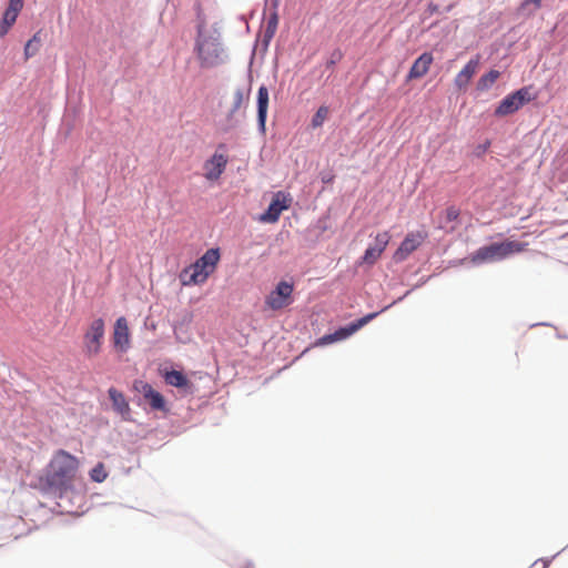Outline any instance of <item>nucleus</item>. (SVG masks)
Segmentation results:
<instances>
[{
  "label": "nucleus",
  "instance_id": "5",
  "mask_svg": "<svg viewBox=\"0 0 568 568\" xmlns=\"http://www.w3.org/2000/svg\"><path fill=\"white\" fill-rule=\"evenodd\" d=\"M526 244L517 241H505L501 243H493L481 246L470 255L473 264H481L486 262H495L506 258L507 256L523 252Z\"/></svg>",
  "mask_w": 568,
  "mask_h": 568
},
{
  "label": "nucleus",
  "instance_id": "27",
  "mask_svg": "<svg viewBox=\"0 0 568 568\" xmlns=\"http://www.w3.org/2000/svg\"><path fill=\"white\" fill-rule=\"evenodd\" d=\"M382 253L379 248H375L374 246H369L366 248L363 262L366 264H374L379 257Z\"/></svg>",
  "mask_w": 568,
  "mask_h": 568
},
{
  "label": "nucleus",
  "instance_id": "40",
  "mask_svg": "<svg viewBox=\"0 0 568 568\" xmlns=\"http://www.w3.org/2000/svg\"><path fill=\"white\" fill-rule=\"evenodd\" d=\"M265 1L267 2L268 0H265Z\"/></svg>",
  "mask_w": 568,
  "mask_h": 568
},
{
  "label": "nucleus",
  "instance_id": "24",
  "mask_svg": "<svg viewBox=\"0 0 568 568\" xmlns=\"http://www.w3.org/2000/svg\"><path fill=\"white\" fill-rule=\"evenodd\" d=\"M106 477L108 473L103 463H98L90 471V478L95 483H102Z\"/></svg>",
  "mask_w": 568,
  "mask_h": 568
},
{
  "label": "nucleus",
  "instance_id": "35",
  "mask_svg": "<svg viewBox=\"0 0 568 568\" xmlns=\"http://www.w3.org/2000/svg\"><path fill=\"white\" fill-rule=\"evenodd\" d=\"M547 566H548V561L540 559V560H536L532 564L531 568H547Z\"/></svg>",
  "mask_w": 568,
  "mask_h": 568
},
{
  "label": "nucleus",
  "instance_id": "31",
  "mask_svg": "<svg viewBox=\"0 0 568 568\" xmlns=\"http://www.w3.org/2000/svg\"><path fill=\"white\" fill-rule=\"evenodd\" d=\"M343 58V53L339 49H336L332 52L329 59L327 60L326 64L327 68L334 67L341 59Z\"/></svg>",
  "mask_w": 568,
  "mask_h": 568
},
{
  "label": "nucleus",
  "instance_id": "29",
  "mask_svg": "<svg viewBox=\"0 0 568 568\" xmlns=\"http://www.w3.org/2000/svg\"><path fill=\"white\" fill-rule=\"evenodd\" d=\"M498 74L499 73H486L484 77H481V79L479 80L478 82V87L480 89H485L487 88L488 85L493 84L497 78H498Z\"/></svg>",
  "mask_w": 568,
  "mask_h": 568
},
{
  "label": "nucleus",
  "instance_id": "2",
  "mask_svg": "<svg viewBox=\"0 0 568 568\" xmlns=\"http://www.w3.org/2000/svg\"><path fill=\"white\" fill-rule=\"evenodd\" d=\"M194 52L201 68H217L229 60V53L221 42V34L214 30L206 33L203 26H197Z\"/></svg>",
  "mask_w": 568,
  "mask_h": 568
},
{
  "label": "nucleus",
  "instance_id": "11",
  "mask_svg": "<svg viewBox=\"0 0 568 568\" xmlns=\"http://www.w3.org/2000/svg\"><path fill=\"white\" fill-rule=\"evenodd\" d=\"M428 237L426 231L409 232L402 241L393 255L395 262L405 261L414 251H416Z\"/></svg>",
  "mask_w": 568,
  "mask_h": 568
},
{
  "label": "nucleus",
  "instance_id": "30",
  "mask_svg": "<svg viewBox=\"0 0 568 568\" xmlns=\"http://www.w3.org/2000/svg\"><path fill=\"white\" fill-rule=\"evenodd\" d=\"M479 65V55L471 57L459 71H476Z\"/></svg>",
  "mask_w": 568,
  "mask_h": 568
},
{
  "label": "nucleus",
  "instance_id": "21",
  "mask_svg": "<svg viewBox=\"0 0 568 568\" xmlns=\"http://www.w3.org/2000/svg\"><path fill=\"white\" fill-rule=\"evenodd\" d=\"M164 379L166 384L178 388H185L190 385L187 377L182 372L175 369L166 372Z\"/></svg>",
  "mask_w": 568,
  "mask_h": 568
},
{
  "label": "nucleus",
  "instance_id": "12",
  "mask_svg": "<svg viewBox=\"0 0 568 568\" xmlns=\"http://www.w3.org/2000/svg\"><path fill=\"white\" fill-rule=\"evenodd\" d=\"M113 346L116 351L125 353L130 348V329L125 317H119L113 327Z\"/></svg>",
  "mask_w": 568,
  "mask_h": 568
},
{
  "label": "nucleus",
  "instance_id": "26",
  "mask_svg": "<svg viewBox=\"0 0 568 568\" xmlns=\"http://www.w3.org/2000/svg\"><path fill=\"white\" fill-rule=\"evenodd\" d=\"M390 240V234L387 231L381 232L375 236V248H379L381 253L385 251Z\"/></svg>",
  "mask_w": 568,
  "mask_h": 568
},
{
  "label": "nucleus",
  "instance_id": "16",
  "mask_svg": "<svg viewBox=\"0 0 568 568\" xmlns=\"http://www.w3.org/2000/svg\"><path fill=\"white\" fill-rule=\"evenodd\" d=\"M460 215L459 209L452 205L448 206L442 214L439 229L444 230L447 233H452L457 229V221Z\"/></svg>",
  "mask_w": 568,
  "mask_h": 568
},
{
  "label": "nucleus",
  "instance_id": "13",
  "mask_svg": "<svg viewBox=\"0 0 568 568\" xmlns=\"http://www.w3.org/2000/svg\"><path fill=\"white\" fill-rule=\"evenodd\" d=\"M377 314L378 313H371V314L357 320L356 322L349 324L348 326L337 329L334 334L324 336L322 338V341L324 343H331V342L344 339V338L351 336L352 334H354L359 328H362L364 325H366L373 318H375L377 316Z\"/></svg>",
  "mask_w": 568,
  "mask_h": 568
},
{
  "label": "nucleus",
  "instance_id": "15",
  "mask_svg": "<svg viewBox=\"0 0 568 568\" xmlns=\"http://www.w3.org/2000/svg\"><path fill=\"white\" fill-rule=\"evenodd\" d=\"M108 393H109V397L112 402L113 409L118 414H120L123 419L129 420L131 409H130V405H129L124 394L114 387L109 388Z\"/></svg>",
  "mask_w": 568,
  "mask_h": 568
},
{
  "label": "nucleus",
  "instance_id": "1",
  "mask_svg": "<svg viewBox=\"0 0 568 568\" xmlns=\"http://www.w3.org/2000/svg\"><path fill=\"white\" fill-rule=\"evenodd\" d=\"M80 460L64 449L57 450L47 466L44 481L54 493L62 494L73 488Z\"/></svg>",
  "mask_w": 568,
  "mask_h": 568
},
{
  "label": "nucleus",
  "instance_id": "20",
  "mask_svg": "<svg viewBox=\"0 0 568 568\" xmlns=\"http://www.w3.org/2000/svg\"><path fill=\"white\" fill-rule=\"evenodd\" d=\"M433 61V53L424 51L414 60L407 71H429Z\"/></svg>",
  "mask_w": 568,
  "mask_h": 568
},
{
  "label": "nucleus",
  "instance_id": "3",
  "mask_svg": "<svg viewBox=\"0 0 568 568\" xmlns=\"http://www.w3.org/2000/svg\"><path fill=\"white\" fill-rule=\"evenodd\" d=\"M219 248L207 250L200 258L184 267L180 273V281L183 286L201 285L212 275L220 262Z\"/></svg>",
  "mask_w": 568,
  "mask_h": 568
},
{
  "label": "nucleus",
  "instance_id": "18",
  "mask_svg": "<svg viewBox=\"0 0 568 568\" xmlns=\"http://www.w3.org/2000/svg\"><path fill=\"white\" fill-rule=\"evenodd\" d=\"M268 108V91L262 85L257 93V120L262 131L265 130L266 114Z\"/></svg>",
  "mask_w": 568,
  "mask_h": 568
},
{
  "label": "nucleus",
  "instance_id": "32",
  "mask_svg": "<svg viewBox=\"0 0 568 568\" xmlns=\"http://www.w3.org/2000/svg\"><path fill=\"white\" fill-rule=\"evenodd\" d=\"M439 12H440V10H439V4H437V3H435V2H432V1H430V2L427 4V8H426V10H425L424 14L429 17V16H433V14H435V13H439Z\"/></svg>",
  "mask_w": 568,
  "mask_h": 568
},
{
  "label": "nucleus",
  "instance_id": "17",
  "mask_svg": "<svg viewBox=\"0 0 568 568\" xmlns=\"http://www.w3.org/2000/svg\"><path fill=\"white\" fill-rule=\"evenodd\" d=\"M251 93V84L248 83L247 88H239L235 90L233 94V101L230 110L227 111L226 118L230 122L234 114L244 105L246 101L250 99Z\"/></svg>",
  "mask_w": 568,
  "mask_h": 568
},
{
  "label": "nucleus",
  "instance_id": "10",
  "mask_svg": "<svg viewBox=\"0 0 568 568\" xmlns=\"http://www.w3.org/2000/svg\"><path fill=\"white\" fill-rule=\"evenodd\" d=\"M292 203L290 194L278 191L273 195V199L267 210L260 216V222L275 223L278 221L283 211L288 210Z\"/></svg>",
  "mask_w": 568,
  "mask_h": 568
},
{
  "label": "nucleus",
  "instance_id": "9",
  "mask_svg": "<svg viewBox=\"0 0 568 568\" xmlns=\"http://www.w3.org/2000/svg\"><path fill=\"white\" fill-rule=\"evenodd\" d=\"M225 145L220 144L216 151L203 163V176L210 182H216L224 173L229 158L225 153L220 152L224 150Z\"/></svg>",
  "mask_w": 568,
  "mask_h": 568
},
{
  "label": "nucleus",
  "instance_id": "23",
  "mask_svg": "<svg viewBox=\"0 0 568 568\" xmlns=\"http://www.w3.org/2000/svg\"><path fill=\"white\" fill-rule=\"evenodd\" d=\"M41 45V30L37 31L23 47V53L27 59L32 58L39 51Z\"/></svg>",
  "mask_w": 568,
  "mask_h": 568
},
{
  "label": "nucleus",
  "instance_id": "37",
  "mask_svg": "<svg viewBox=\"0 0 568 568\" xmlns=\"http://www.w3.org/2000/svg\"><path fill=\"white\" fill-rule=\"evenodd\" d=\"M454 8V4H448L447 7L444 8V10L442 11V13H448L453 10Z\"/></svg>",
  "mask_w": 568,
  "mask_h": 568
},
{
  "label": "nucleus",
  "instance_id": "28",
  "mask_svg": "<svg viewBox=\"0 0 568 568\" xmlns=\"http://www.w3.org/2000/svg\"><path fill=\"white\" fill-rule=\"evenodd\" d=\"M24 7V0H8V3L4 8L6 11L20 14Z\"/></svg>",
  "mask_w": 568,
  "mask_h": 568
},
{
  "label": "nucleus",
  "instance_id": "25",
  "mask_svg": "<svg viewBox=\"0 0 568 568\" xmlns=\"http://www.w3.org/2000/svg\"><path fill=\"white\" fill-rule=\"evenodd\" d=\"M328 113H329V110L327 106H325V105L320 106L312 119V126L315 129L322 126L323 123L325 122V120L327 119Z\"/></svg>",
  "mask_w": 568,
  "mask_h": 568
},
{
  "label": "nucleus",
  "instance_id": "4",
  "mask_svg": "<svg viewBox=\"0 0 568 568\" xmlns=\"http://www.w3.org/2000/svg\"><path fill=\"white\" fill-rule=\"evenodd\" d=\"M278 6L280 0L270 1V14L267 19V24L265 30L256 36V39L252 47V52L247 64V71H253V68L257 64V61L262 60L265 53L267 52L268 45L272 39L274 38L278 27Z\"/></svg>",
  "mask_w": 568,
  "mask_h": 568
},
{
  "label": "nucleus",
  "instance_id": "19",
  "mask_svg": "<svg viewBox=\"0 0 568 568\" xmlns=\"http://www.w3.org/2000/svg\"><path fill=\"white\" fill-rule=\"evenodd\" d=\"M541 8V0H521L516 9L517 18H531Z\"/></svg>",
  "mask_w": 568,
  "mask_h": 568
},
{
  "label": "nucleus",
  "instance_id": "39",
  "mask_svg": "<svg viewBox=\"0 0 568 568\" xmlns=\"http://www.w3.org/2000/svg\"><path fill=\"white\" fill-rule=\"evenodd\" d=\"M240 568H247V567L241 566Z\"/></svg>",
  "mask_w": 568,
  "mask_h": 568
},
{
  "label": "nucleus",
  "instance_id": "8",
  "mask_svg": "<svg viewBox=\"0 0 568 568\" xmlns=\"http://www.w3.org/2000/svg\"><path fill=\"white\" fill-rule=\"evenodd\" d=\"M293 283L280 281L275 288L265 297V306L272 311H280L293 302Z\"/></svg>",
  "mask_w": 568,
  "mask_h": 568
},
{
  "label": "nucleus",
  "instance_id": "14",
  "mask_svg": "<svg viewBox=\"0 0 568 568\" xmlns=\"http://www.w3.org/2000/svg\"><path fill=\"white\" fill-rule=\"evenodd\" d=\"M134 387L143 395L144 399L149 403L152 409H165L164 397L158 390H155L149 383L136 382Z\"/></svg>",
  "mask_w": 568,
  "mask_h": 568
},
{
  "label": "nucleus",
  "instance_id": "7",
  "mask_svg": "<svg viewBox=\"0 0 568 568\" xmlns=\"http://www.w3.org/2000/svg\"><path fill=\"white\" fill-rule=\"evenodd\" d=\"M105 325L102 318L93 320L83 335V353L88 358L95 357L101 352Z\"/></svg>",
  "mask_w": 568,
  "mask_h": 568
},
{
  "label": "nucleus",
  "instance_id": "6",
  "mask_svg": "<svg viewBox=\"0 0 568 568\" xmlns=\"http://www.w3.org/2000/svg\"><path fill=\"white\" fill-rule=\"evenodd\" d=\"M537 92L532 87H524L516 92L505 97L495 110V115L506 116L518 111L526 103L535 100Z\"/></svg>",
  "mask_w": 568,
  "mask_h": 568
},
{
  "label": "nucleus",
  "instance_id": "36",
  "mask_svg": "<svg viewBox=\"0 0 568 568\" xmlns=\"http://www.w3.org/2000/svg\"><path fill=\"white\" fill-rule=\"evenodd\" d=\"M424 73H408V78L407 80H412V79H415V78H419L420 75H423Z\"/></svg>",
  "mask_w": 568,
  "mask_h": 568
},
{
  "label": "nucleus",
  "instance_id": "34",
  "mask_svg": "<svg viewBox=\"0 0 568 568\" xmlns=\"http://www.w3.org/2000/svg\"><path fill=\"white\" fill-rule=\"evenodd\" d=\"M520 28V24L510 28L507 32V36H509L510 39H515L519 34Z\"/></svg>",
  "mask_w": 568,
  "mask_h": 568
},
{
  "label": "nucleus",
  "instance_id": "33",
  "mask_svg": "<svg viewBox=\"0 0 568 568\" xmlns=\"http://www.w3.org/2000/svg\"><path fill=\"white\" fill-rule=\"evenodd\" d=\"M473 73H467V72H464V73H459L457 75V79H456V82L460 85L462 83H467L469 80H470V75Z\"/></svg>",
  "mask_w": 568,
  "mask_h": 568
},
{
  "label": "nucleus",
  "instance_id": "22",
  "mask_svg": "<svg viewBox=\"0 0 568 568\" xmlns=\"http://www.w3.org/2000/svg\"><path fill=\"white\" fill-rule=\"evenodd\" d=\"M18 14L3 10L0 18V38H4L18 19Z\"/></svg>",
  "mask_w": 568,
  "mask_h": 568
},
{
  "label": "nucleus",
  "instance_id": "38",
  "mask_svg": "<svg viewBox=\"0 0 568 568\" xmlns=\"http://www.w3.org/2000/svg\"><path fill=\"white\" fill-rule=\"evenodd\" d=\"M239 20H241V21H242V22H244V23H247L248 18H247V16H246V14H240V16H239Z\"/></svg>",
  "mask_w": 568,
  "mask_h": 568
}]
</instances>
